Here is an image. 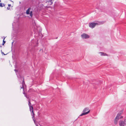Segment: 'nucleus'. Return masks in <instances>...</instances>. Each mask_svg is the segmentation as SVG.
Here are the masks:
<instances>
[{
  "label": "nucleus",
  "instance_id": "obj_1",
  "mask_svg": "<svg viewBox=\"0 0 126 126\" xmlns=\"http://www.w3.org/2000/svg\"><path fill=\"white\" fill-rule=\"evenodd\" d=\"M90 111V110H89L88 108H85L83 111V113L80 115L79 116H82L86 115L89 113Z\"/></svg>",
  "mask_w": 126,
  "mask_h": 126
},
{
  "label": "nucleus",
  "instance_id": "obj_2",
  "mask_svg": "<svg viewBox=\"0 0 126 126\" xmlns=\"http://www.w3.org/2000/svg\"><path fill=\"white\" fill-rule=\"evenodd\" d=\"M20 78L22 80V87H21V89L22 88L23 89L24 88L25 86H26V85L25 83V82L24 81V79L23 77H22L21 76H20Z\"/></svg>",
  "mask_w": 126,
  "mask_h": 126
},
{
  "label": "nucleus",
  "instance_id": "obj_3",
  "mask_svg": "<svg viewBox=\"0 0 126 126\" xmlns=\"http://www.w3.org/2000/svg\"><path fill=\"white\" fill-rule=\"evenodd\" d=\"M31 8H29L26 11V14L27 15L30 14V15L31 17H32L33 15L32 12V11L30 12Z\"/></svg>",
  "mask_w": 126,
  "mask_h": 126
},
{
  "label": "nucleus",
  "instance_id": "obj_4",
  "mask_svg": "<svg viewBox=\"0 0 126 126\" xmlns=\"http://www.w3.org/2000/svg\"><path fill=\"white\" fill-rule=\"evenodd\" d=\"M32 46L35 47L38 46V43L37 41L36 42V41L34 40H32Z\"/></svg>",
  "mask_w": 126,
  "mask_h": 126
},
{
  "label": "nucleus",
  "instance_id": "obj_5",
  "mask_svg": "<svg viewBox=\"0 0 126 126\" xmlns=\"http://www.w3.org/2000/svg\"><path fill=\"white\" fill-rule=\"evenodd\" d=\"M81 36L82 38L83 39H87L89 38V36L85 33H83L82 34Z\"/></svg>",
  "mask_w": 126,
  "mask_h": 126
},
{
  "label": "nucleus",
  "instance_id": "obj_6",
  "mask_svg": "<svg viewBox=\"0 0 126 126\" xmlns=\"http://www.w3.org/2000/svg\"><path fill=\"white\" fill-rule=\"evenodd\" d=\"M97 24L96 23H89V26L90 27L93 28H94L95 26Z\"/></svg>",
  "mask_w": 126,
  "mask_h": 126
},
{
  "label": "nucleus",
  "instance_id": "obj_7",
  "mask_svg": "<svg viewBox=\"0 0 126 126\" xmlns=\"http://www.w3.org/2000/svg\"><path fill=\"white\" fill-rule=\"evenodd\" d=\"M119 125L120 126H124L125 124V121H120L119 122Z\"/></svg>",
  "mask_w": 126,
  "mask_h": 126
},
{
  "label": "nucleus",
  "instance_id": "obj_8",
  "mask_svg": "<svg viewBox=\"0 0 126 126\" xmlns=\"http://www.w3.org/2000/svg\"><path fill=\"white\" fill-rule=\"evenodd\" d=\"M28 102V105L29 107L30 110L31 112V108H32V110L33 109V108L32 106H31V104L30 100H29Z\"/></svg>",
  "mask_w": 126,
  "mask_h": 126
},
{
  "label": "nucleus",
  "instance_id": "obj_9",
  "mask_svg": "<svg viewBox=\"0 0 126 126\" xmlns=\"http://www.w3.org/2000/svg\"><path fill=\"white\" fill-rule=\"evenodd\" d=\"M123 113V111H120L117 114V115L116 117L117 118H118L119 119L120 117L121 116V114Z\"/></svg>",
  "mask_w": 126,
  "mask_h": 126
},
{
  "label": "nucleus",
  "instance_id": "obj_10",
  "mask_svg": "<svg viewBox=\"0 0 126 126\" xmlns=\"http://www.w3.org/2000/svg\"><path fill=\"white\" fill-rule=\"evenodd\" d=\"M31 114L32 113V118L33 119V121L34 123H35V119L34 118V116L35 115V114L33 112V109L32 110V111L31 110Z\"/></svg>",
  "mask_w": 126,
  "mask_h": 126
},
{
  "label": "nucleus",
  "instance_id": "obj_11",
  "mask_svg": "<svg viewBox=\"0 0 126 126\" xmlns=\"http://www.w3.org/2000/svg\"><path fill=\"white\" fill-rule=\"evenodd\" d=\"M119 119L118 118L115 117L114 120V123L115 125H116L117 124Z\"/></svg>",
  "mask_w": 126,
  "mask_h": 126
},
{
  "label": "nucleus",
  "instance_id": "obj_12",
  "mask_svg": "<svg viewBox=\"0 0 126 126\" xmlns=\"http://www.w3.org/2000/svg\"><path fill=\"white\" fill-rule=\"evenodd\" d=\"M48 1L50 5H51L52 4V0H48Z\"/></svg>",
  "mask_w": 126,
  "mask_h": 126
},
{
  "label": "nucleus",
  "instance_id": "obj_13",
  "mask_svg": "<svg viewBox=\"0 0 126 126\" xmlns=\"http://www.w3.org/2000/svg\"><path fill=\"white\" fill-rule=\"evenodd\" d=\"M99 53L101 54V56H105L106 55V54L105 53L103 52H100Z\"/></svg>",
  "mask_w": 126,
  "mask_h": 126
},
{
  "label": "nucleus",
  "instance_id": "obj_14",
  "mask_svg": "<svg viewBox=\"0 0 126 126\" xmlns=\"http://www.w3.org/2000/svg\"><path fill=\"white\" fill-rule=\"evenodd\" d=\"M5 5L4 3H0V7H3Z\"/></svg>",
  "mask_w": 126,
  "mask_h": 126
},
{
  "label": "nucleus",
  "instance_id": "obj_15",
  "mask_svg": "<svg viewBox=\"0 0 126 126\" xmlns=\"http://www.w3.org/2000/svg\"><path fill=\"white\" fill-rule=\"evenodd\" d=\"M5 38V37H4V38L3 39V43L2 44V45H3L4 44H5V42H6L5 41H4V40Z\"/></svg>",
  "mask_w": 126,
  "mask_h": 126
},
{
  "label": "nucleus",
  "instance_id": "obj_16",
  "mask_svg": "<svg viewBox=\"0 0 126 126\" xmlns=\"http://www.w3.org/2000/svg\"><path fill=\"white\" fill-rule=\"evenodd\" d=\"M124 121H125V124L126 125V119L124 120Z\"/></svg>",
  "mask_w": 126,
  "mask_h": 126
},
{
  "label": "nucleus",
  "instance_id": "obj_17",
  "mask_svg": "<svg viewBox=\"0 0 126 126\" xmlns=\"http://www.w3.org/2000/svg\"><path fill=\"white\" fill-rule=\"evenodd\" d=\"M23 90V94H24V95H25V94H26L25 93V92H24V89Z\"/></svg>",
  "mask_w": 126,
  "mask_h": 126
},
{
  "label": "nucleus",
  "instance_id": "obj_18",
  "mask_svg": "<svg viewBox=\"0 0 126 126\" xmlns=\"http://www.w3.org/2000/svg\"><path fill=\"white\" fill-rule=\"evenodd\" d=\"M11 6V4H8V6L9 7H10Z\"/></svg>",
  "mask_w": 126,
  "mask_h": 126
},
{
  "label": "nucleus",
  "instance_id": "obj_19",
  "mask_svg": "<svg viewBox=\"0 0 126 126\" xmlns=\"http://www.w3.org/2000/svg\"><path fill=\"white\" fill-rule=\"evenodd\" d=\"M7 9L8 10H9L10 9V8L9 7H7Z\"/></svg>",
  "mask_w": 126,
  "mask_h": 126
},
{
  "label": "nucleus",
  "instance_id": "obj_20",
  "mask_svg": "<svg viewBox=\"0 0 126 126\" xmlns=\"http://www.w3.org/2000/svg\"><path fill=\"white\" fill-rule=\"evenodd\" d=\"M25 96L27 98H28V97H27V96L26 95V94L25 95Z\"/></svg>",
  "mask_w": 126,
  "mask_h": 126
},
{
  "label": "nucleus",
  "instance_id": "obj_21",
  "mask_svg": "<svg viewBox=\"0 0 126 126\" xmlns=\"http://www.w3.org/2000/svg\"><path fill=\"white\" fill-rule=\"evenodd\" d=\"M14 71L16 72H17V70L16 69H15L14 70Z\"/></svg>",
  "mask_w": 126,
  "mask_h": 126
},
{
  "label": "nucleus",
  "instance_id": "obj_22",
  "mask_svg": "<svg viewBox=\"0 0 126 126\" xmlns=\"http://www.w3.org/2000/svg\"><path fill=\"white\" fill-rule=\"evenodd\" d=\"M1 53H2V54H3L4 55H5V54L3 52H2V50H1Z\"/></svg>",
  "mask_w": 126,
  "mask_h": 126
},
{
  "label": "nucleus",
  "instance_id": "obj_23",
  "mask_svg": "<svg viewBox=\"0 0 126 126\" xmlns=\"http://www.w3.org/2000/svg\"><path fill=\"white\" fill-rule=\"evenodd\" d=\"M35 125H36V126H38V125H37V124H36V123H35Z\"/></svg>",
  "mask_w": 126,
  "mask_h": 126
},
{
  "label": "nucleus",
  "instance_id": "obj_24",
  "mask_svg": "<svg viewBox=\"0 0 126 126\" xmlns=\"http://www.w3.org/2000/svg\"><path fill=\"white\" fill-rule=\"evenodd\" d=\"M33 49H33V48H32V50H31V51H32V50H33Z\"/></svg>",
  "mask_w": 126,
  "mask_h": 126
},
{
  "label": "nucleus",
  "instance_id": "obj_25",
  "mask_svg": "<svg viewBox=\"0 0 126 126\" xmlns=\"http://www.w3.org/2000/svg\"><path fill=\"white\" fill-rule=\"evenodd\" d=\"M2 46L1 45V44L0 45V47H1Z\"/></svg>",
  "mask_w": 126,
  "mask_h": 126
},
{
  "label": "nucleus",
  "instance_id": "obj_26",
  "mask_svg": "<svg viewBox=\"0 0 126 126\" xmlns=\"http://www.w3.org/2000/svg\"><path fill=\"white\" fill-rule=\"evenodd\" d=\"M123 118V117L122 116H121L120 117V118Z\"/></svg>",
  "mask_w": 126,
  "mask_h": 126
},
{
  "label": "nucleus",
  "instance_id": "obj_27",
  "mask_svg": "<svg viewBox=\"0 0 126 126\" xmlns=\"http://www.w3.org/2000/svg\"><path fill=\"white\" fill-rule=\"evenodd\" d=\"M1 1V0H0V2Z\"/></svg>",
  "mask_w": 126,
  "mask_h": 126
},
{
  "label": "nucleus",
  "instance_id": "obj_28",
  "mask_svg": "<svg viewBox=\"0 0 126 126\" xmlns=\"http://www.w3.org/2000/svg\"><path fill=\"white\" fill-rule=\"evenodd\" d=\"M19 3H20V2H19Z\"/></svg>",
  "mask_w": 126,
  "mask_h": 126
}]
</instances>
